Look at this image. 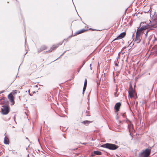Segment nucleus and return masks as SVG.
<instances>
[{"mask_svg":"<svg viewBox=\"0 0 157 157\" xmlns=\"http://www.w3.org/2000/svg\"><path fill=\"white\" fill-rule=\"evenodd\" d=\"M17 94V92L16 91H13L12 93V94Z\"/></svg>","mask_w":157,"mask_h":157,"instance_id":"19","label":"nucleus"},{"mask_svg":"<svg viewBox=\"0 0 157 157\" xmlns=\"http://www.w3.org/2000/svg\"><path fill=\"white\" fill-rule=\"evenodd\" d=\"M121 105V103L120 102H118L115 104L114 107V108L117 112L119 111V109Z\"/></svg>","mask_w":157,"mask_h":157,"instance_id":"9","label":"nucleus"},{"mask_svg":"<svg viewBox=\"0 0 157 157\" xmlns=\"http://www.w3.org/2000/svg\"><path fill=\"white\" fill-rule=\"evenodd\" d=\"M32 93H33V94H35L36 93V92L35 91H33L32 92Z\"/></svg>","mask_w":157,"mask_h":157,"instance_id":"27","label":"nucleus"},{"mask_svg":"<svg viewBox=\"0 0 157 157\" xmlns=\"http://www.w3.org/2000/svg\"><path fill=\"white\" fill-rule=\"evenodd\" d=\"M57 59H56V60H57ZM55 60H55L54 61H55Z\"/></svg>","mask_w":157,"mask_h":157,"instance_id":"40","label":"nucleus"},{"mask_svg":"<svg viewBox=\"0 0 157 157\" xmlns=\"http://www.w3.org/2000/svg\"><path fill=\"white\" fill-rule=\"evenodd\" d=\"M101 147L105 148L111 150H115L117 149L118 146L115 144L110 143H106L101 145Z\"/></svg>","mask_w":157,"mask_h":157,"instance_id":"1","label":"nucleus"},{"mask_svg":"<svg viewBox=\"0 0 157 157\" xmlns=\"http://www.w3.org/2000/svg\"><path fill=\"white\" fill-rule=\"evenodd\" d=\"M90 121H85L82 122V123L86 125L90 123Z\"/></svg>","mask_w":157,"mask_h":157,"instance_id":"15","label":"nucleus"},{"mask_svg":"<svg viewBox=\"0 0 157 157\" xmlns=\"http://www.w3.org/2000/svg\"><path fill=\"white\" fill-rule=\"evenodd\" d=\"M115 65L116 66H118V64L117 63H115Z\"/></svg>","mask_w":157,"mask_h":157,"instance_id":"21","label":"nucleus"},{"mask_svg":"<svg viewBox=\"0 0 157 157\" xmlns=\"http://www.w3.org/2000/svg\"><path fill=\"white\" fill-rule=\"evenodd\" d=\"M85 63V62L84 61L83 63V64L84 65Z\"/></svg>","mask_w":157,"mask_h":157,"instance_id":"28","label":"nucleus"},{"mask_svg":"<svg viewBox=\"0 0 157 157\" xmlns=\"http://www.w3.org/2000/svg\"><path fill=\"white\" fill-rule=\"evenodd\" d=\"M94 153L96 155H101L102 153L101 151H94Z\"/></svg>","mask_w":157,"mask_h":157,"instance_id":"14","label":"nucleus"},{"mask_svg":"<svg viewBox=\"0 0 157 157\" xmlns=\"http://www.w3.org/2000/svg\"><path fill=\"white\" fill-rule=\"evenodd\" d=\"M151 152L150 149L147 148L141 152L139 153L138 157H149Z\"/></svg>","mask_w":157,"mask_h":157,"instance_id":"2","label":"nucleus"},{"mask_svg":"<svg viewBox=\"0 0 157 157\" xmlns=\"http://www.w3.org/2000/svg\"><path fill=\"white\" fill-rule=\"evenodd\" d=\"M17 152H15V154H16Z\"/></svg>","mask_w":157,"mask_h":157,"instance_id":"37","label":"nucleus"},{"mask_svg":"<svg viewBox=\"0 0 157 157\" xmlns=\"http://www.w3.org/2000/svg\"><path fill=\"white\" fill-rule=\"evenodd\" d=\"M65 52H63V54H62L61 55V56H62V55H63V54L65 53Z\"/></svg>","mask_w":157,"mask_h":157,"instance_id":"32","label":"nucleus"},{"mask_svg":"<svg viewBox=\"0 0 157 157\" xmlns=\"http://www.w3.org/2000/svg\"><path fill=\"white\" fill-rule=\"evenodd\" d=\"M4 143L6 144H9V140L6 136H5L4 138Z\"/></svg>","mask_w":157,"mask_h":157,"instance_id":"12","label":"nucleus"},{"mask_svg":"<svg viewBox=\"0 0 157 157\" xmlns=\"http://www.w3.org/2000/svg\"><path fill=\"white\" fill-rule=\"evenodd\" d=\"M27 53V52H26V53L25 54V55Z\"/></svg>","mask_w":157,"mask_h":157,"instance_id":"43","label":"nucleus"},{"mask_svg":"<svg viewBox=\"0 0 157 157\" xmlns=\"http://www.w3.org/2000/svg\"><path fill=\"white\" fill-rule=\"evenodd\" d=\"M63 43V42L59 43L58 44L56 45H53L52 47L49 50V52H51L53 50H54L59 45H61Z\"/></svg>","mask_w":157,"mask_h":157,"instance_id":"8","label":"nucleus"},{"mask_svg":"<svg viewBox=\"0 0 157 157\" xmlns=\"http://www.w3.org/2000/svg\"><path fill=\"white\" fill-rule=\"evenodd\" d=\"M25 42L26 41V38H25Z\"/></svg>","mask_w":157,"mask_h":157,"instance_id":"33","label":"nucleus"},{"mask_svg":"<svg viewBox=\"0 0 157 157\" xmlns=\"http://www.w3.org/2000/svg\"><path fill=\"white\" fill-rule=\"evenodd\" d=\"M3 91L0 92V94H1V93H3Z\"/></svg>","mask_w":157,"mask_h":157,"instance_id":"25","label":"nucleus"},{"mask_svg":"<svg viewBox=\"0 0 157 157\" xmlns=\"http://www.w3.org/2000/svg\"><path fill=\"white\" fill-rule=\"evenodd\" d=\"M135 92L134 90H133L132 86L130 85L129 87V91H128V94L130 98L134 97V93Z\"/></svg>","mask_w":157,"mask_h":157,"instance_id":"5","label":"nucleus"},{"mask_svg":"<svg viewBox=\"0 0 157 157\" xmlns=\"http://www.w3.org/2000/svg\"><path fill=\"white\" fill-rule=\"evenodd\" d=\"M28 148H29V146H28V148H26V149H27H27H28Z\"/></svg>","mask_w":157,"mask_h":157,"instance_id":"31","label":"nucleus"},{"mask_svg":"<svg viewBox=\"0 0 157 157\" xmlns=\"http://www.w3.org/2000/svg\"><path fill=\"white\" fill-rule=\"evenodd\" d=\"M1 109L2 113L3 115L8 114L10 111V108L8 105H4L2 106Z\"/></svg>","mask_w":157,"mask_h":157,"instance_id":"3","label":"nucleus"},{"mask_svg":"<svg viewBox=\"0 0 157 157\" xmlns=\"http://www.w3.org/2000/svg\"><path fill=\"white\" fill-rule=\"evenodd\" d=\"M100 81L99 82H97V84L98 85L100 84Z\"/></svg>","mask_w":157,"mask_h":157,"instance_id":"24","label":"nucleus"},{"mask_svg":"<svg viewBox=\"0 0 157 157\" xmlns=\"http://www.w3.org/2000/svg\"><path fill=\"white\" fill-rule=\"evenodd\" d=\"M100 81L99 82H97V84L98 85L100 84Z\"/></svg>","mask_w":157,"mask_h":157,"instance_id":"23","label":"nucleus"},{"mask_svg":"<svg viewBox=\"0 0 157 157\" xmlns=\"http://www.w3.org/2000/svg\"><path fill=\"white\" fill-rule=\"evenodd\" d=\"M86 88L83 87V92H82V94H84V92L86 90Z\"/></svg>","mask_w":157,"mask_h":157,"instance_id":"17","label":"nucleus"},{"mask_svg":"<svg viewBox=\"0 0 157 157\" xmlns=\"http://www.w3.org/2000/svg\"><path fill=\"white\" fill-rule=\"evenodd\" d=\"M90 70H92V68H91V67H90Z\"/></svg>","mask_w":157,"mask_h":157,"instance_id":"35","label":"nucleus"},{"mask_svg":"<svg viewBox=\"0 0 157 157\" xmlns=\"http://www.w3.org/2000/svg\"><path fill=\"white\" fill-rule=\"evenodd\" d=\"M141 36L140 35L136 33V37L134 40V42L136 43H139L141 40Z\"/></svg>","mask_w":157,"mask_h":157,"instance_id":"6","label":"nucleus"},{"mask_svg":"<svg viewBox=\"0 0 157 157\" xmlns=\"http://www.w3.org/2000/svg\"><path fill=\"white\" fill-rule=\"evenodd\" d=\"M126 33L124 32L121 33L117 37V38L118 39H121L124 37Z\"/></svg>","mask_w":157,"mask_h":157,"instance_id":"10","label":"nucleus"},{"mask_svg":"<svg viewBox=\"0 0 157 157\" xmlns=\"http://www.w3.org/2000/svg\"><path fill=\"white\" fill-rule=\"evenodd\" d=\"M29 155H28V157H29Z\"/></svg>","mask_w":157,"mask_h":157,"instance_id":"39","label":"nucleus"},{"mask_svg":"<svg viewBox=\"0 0 157 157\" xmlns=\"http://www.w3.org/2000/svg\"><path fill=\"white\" fill-rule=\"evenodd\" d=\"M117 62H118V60H117Z\"/></svg>","mask_w":157,"mask_h":157,"instance_id":"41","label":"nucleus"},{"mask_svg":"<svg viewBox=\"0 0 157 157\" xmlns=\"http://www.w3.org/2000/svg\"><path fill=\"white\" fill-rule=\"evenodd\" d=\"M115 96H116V94H115Z\"/></svg>","mask_w":157,"mask_h":157,"instance_id":"38","label":"nucleus"},{"mask_svg":"<svg viewBox=\"0 0 157 157\" xmlns=\"http://www.w3.org/2000/svg\"><path fill=\"white\" fill-rule=\"evenodd\" d=\"M86 30V29H83L81 30L78 31L75 33L76 34H81V33H82L84 32Z\"/></svg>","mask_w":157,"mask_h":157,"instance_id":"13","label":"nucleus"},{"mask_svg":"<svg viewBox=\"0 0 157 157\" xmlns=\"http://www.w3.org/2000/svg\"><path fill=\"white\" fill-rule=\"evenodd\" d=\"M80 69H80V68H79V69H78V72L79 71H80Z\"/></svg>","mask_w":157,"mask_h":157,"instance_id":"22","label":"nucleus"},{"mask_svg":"<svg viewBox=\"0 0 157 157\" xmlns=\"http://www.w3.org/2000/svg\"><path fill=\"white\" fill-rule=\"evenodd\" d=\"M26 139H28V138L27 137V138H26Z\"/></svg>","mask_w":157,"mask_h":157,"instance_id":"34","label":"nucleus"},{"mask_svg":"<svg viewBox=\"0 0 157 157\" xmlns=\"http://www.w3.org/2000/svg\"><path fill=\"white\" fill-rule=\"evenodd\" d=\"M47 48V47L45 45L42 46L40 49H39L38 50V53L42 51L43 50L46 49Z\"/></svg>","mask_w":157,"mask_h":157,"instance_id":"11","label":"nucleus"},{"mask_svg":"<svg viewBox=\"0 0 157 157\" xmlns=\"http://www.w3.org/2000/svg\"><path fill=\"white\" fill-rule=\"evenodd\" d=\"M82 144H84V145H86V143H83Z\"/></svg>","mask_w":157,"mask_h":157,"instance_id":"30","label":"nucleus"},{"mask_svg":"<svg viewBox=\"0 0 157 157\" xmlns=\"http://www.w3.org/2000/svg\"><path fill=\"white\" fill-rule=\"evenodd\" d=\"M82 67V66H81L80 67V68H80V69H81V68Z\"/></svg>","mask_w":157,"mask_h":157,"instance_id":"29","label":"nucleus"},{"mask_svg":"<svg viewBox=\"0 0 157 157\" xmlns=\"http://www.w3.org/2000/svg\"><path fill=\"white\" fill-rule=\"evenodd\" d=\"M91 64H90V67H91Z\"/></svg>","mask_w":157,"mask_h":157,"instance_id":"36","label":"nucleus"},{"mask_svg":"<svg viewBox=\"0 0 157 157\" xmlns=\"http://www.w3.org/2000/svg\"><path fill=\"white\" fill-rule=\"evenodd\" d=\"M29 95L30 96H32V95H33V94H32V93H31V94L29 93Z\"/></svg>","mask_w":157,"mask_h":157,"instance_id":"26","label":"nucleus"},{"mask_svg":"<svg viewBox=\"0 0 157 157\" xmlns=\"http://www.w3.org/2000/svg\"><path fill=\"white\" fill-rule=\"evenodd\" d=\"M8 98L10 101L12 103V104L13 105L14 103V101L13 100V96L12 93H10L8 95Z\"/></svg>","mask_w":157,"mask_h":157,"instance_id":"7","label":"nucleus"},{"mask_svg":"<svg viewBox=\"0 0 157 157\" xmlns=\"http://www.w3.org/2000/svg\"><path fill=\"white\" fill-rule=\"evenodd\" d=\"M121 52H120L118 54V58L119 59V58L120 57V54H121Z\"/></svg>","mask_w":157,"mask_h":157,"instance_id":"18","label":"nucleus"},{"mask_svg":"<svg viewBox=\"0 0 157 157\" xmlns=\"http://www.w3.org/2000/svg\"><path fill=\"white\" fill-rule=\"evenodd\" d=\"M149 25H145L141 27L140 28H138L137 30L136 33L140 35V33L142 31L145 30L148 28Z\"/></svg>","mask_w":157,"mask_h":157,"instance_id":"4","label":"nucleus"},{"mask_svg":"<svg viewBox=\"0 0 157 157\" xmlns=\"http://www.w3.org/2000/svg\"><path fill=\"white\" fill-rule=\"evenodd\" d=\"M149 31V30H147V31H146V33L145 34V35H146V36H147V33Z\"/></svg>","mask_w":157,"mask_h":157,"instance_id":"20","label":"nucleus"},{"mask_svg":"<svg viewBox=\"0 0 157 157\" xmlns=\"http://www.w3.org/2000/svg\"><path fill=\"white\" fill-rule=\"evenodd\" d=\"M87 81L86 79L85 80V81L83 87L86 88V86H87Z\"/></svg>","mask_w":157,"mask_h":157,"instance_id":"16","label":"nucleus"},{"mask_svg":"<svg viewBox=\"0 0 157 157\" xmlns=\"http://www.w3.org/2000/svg\"><path fill=\"white\" fill-rule=\"evenodd\" d=\"M83 64L82 65V66H83Z\"/></svg>","mask_w":157,"mask_h":157,"instance_id":"44","label":"nucleus"},{"mask_svg":"<svg viewBox=\"0 0 157 157\" xmlns=\"http://www.w3.org/2000/svg\"><path fill=\"white\" fill-rule=\"evenodd\" d=\"M29 92H30V90H29Z\"/></svg>","mask_w":157,"mask_h":157,"instance_id":"42","label":"nucleus"}]
</instances>
